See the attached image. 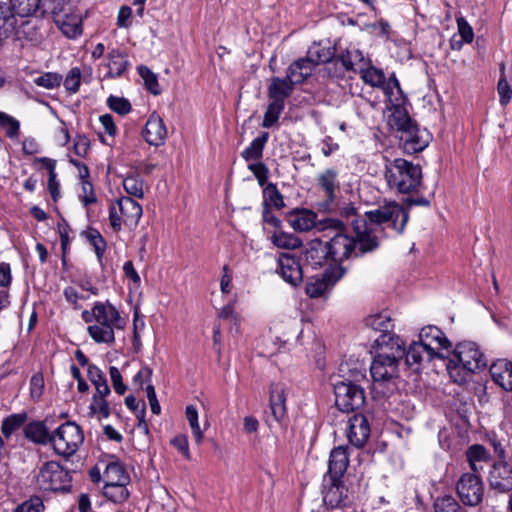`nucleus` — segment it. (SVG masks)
<instances>
[{"label": "nucleus", "instance_id": "obj_1", "mask_svg": "<svg viewBox=\"0 0 512 512\" xmlns=\"http://www.w3.org/2000/svg\"><path fill=\"white\" fill-rule=\"evenodd\" d=\"M321 230L331 229L335 234L324 241L331 261L340 263L354 254L363 255L375 250L379 246L378 238L368 227L365 219H356L352 222L353 235L346 233L343 222L335 218L324 219L321 223Z\"/></svg>", "mask_w": 512, "mask_h": 512}, {"label": "nucleus", "instance_id": "obj_2", "mask_svg": "<svg viewBox=\"0 0 512 512\" xmlns=\"http://www.w3.org/2000/svg\"><path fill=\"white\" fill-rule=\"evenodd\" d=\"M379 349L370 366L373 379L371 391L375 398H388L397 390L399 365L404 356V342L401 338L386 335L375 339Z\"/></svg>", "mask_w": 512, "mask_h": 512}, {"label": "nucleus", "instance_id": "obj_3", "mask_svg": "<svg viewBox=\"0 0 512 512\" xmlns=\"http://www.w3.org/2000/svg\"><path fill=\"white\" fill-rule=\"evenodd\" d=\"M81 318L89 324L87 333L92 340L108 346L115 343V332L126 326V318L108 300L96 301L90 310L82 311Z\"/></svg>", "mask_w": 512, "mask_h": 512}, {"label": "nucleus", "instance_id": "obj_4", "mask_svg": "<svg viewBox=\"0 0 512 512\" xmlns=\"http://www.w3.org/2000/svg\"><path fill=\"white\" fill-rule=\"evenodd\" d=\"M384 176L388 187L401 194L418 192L422 183L421 166L402 158L387 159Z\"/></svg>", "mask_w": 512, "mask_h": 512}, {"label": "nucleus", "instance_id": "obj_5", "mask_svg": "<svg viewBox=\"0 0 512 512\" xmlns=\"http://www.w3.org/2000/svg\"><path fill=\"white\" fill-rule=\"evenodd\" d=\"M449 357L447 370L455 382L462 381L460 370L467 373H476L487 366V359L480 351L478 345L471 341L459 343Z\"/></svg>", "mask_w": 512, "mask_h": 512}, {"label": "nucleus", "instance_id": "obj_6", "mask_svg": "<svg viewBox=\"0 0 512 512\" xmlns=\"http://www.w3.org/2000/svg\"><path fill=\"white\" fill-rule=\"evenodd\" d=\"M389 123L392 128L401 132L400 141L406 153H418L428 146L430 134L426 130L420 131L405 110H395L390 116Z\"/></svg>", "mask_w": 512, "mask_h": 512}, {"label": "nucleus", "instance_id": "obj_7", "mask_svg": "<svg viewBox=\"0 0 512 512\" xmlns=\"http://www.w3.org/2000/svg\"><path fill=\"white\" fill-rule=\"evenodd\" d=\"M365 217L372 224H385L402 234L409 221V210L396 201L385 200L377 208L365 212Z\"/></svg>", "mask_w": 512, "mask_h": 512}, {"label": "nucleus", "instance_id": "obj_8", "mask_svg": "<svg viewBox=\"0 0 512 512\" xmlns=\"http://www.w3.org/2000/svg\"><path fill=\"white\" fill-rule=\"evenodd\" d=\"M35 480L37 487L45 492H69L72 488L70 472L57 461L40 465Z\"/></svg>", "mask_w": 512, "mask_h": 512}, {"label": "nucleus", "instance_id": "obj_9", "mask_svg": "<svg viewBox=\"0 0 512 512\" xmlns=\"http://www.w3.org/2000/svg\"><path fill=\"white\" fill-rule=\"evenodd\" d=\"M83 442V430L74 421H66L51 433L50 444L54 451L66 458L74 455Z\"/></svg>", "mask_w": 512, "mask_h": 512}, {"label": "nucleus", "instance_id": "obj_10", "mask_svg": "<svg viewBox=\"0 0 512 512\" xmlns=\"http://www.w3.org/2000/svg\"><path fill=\"white\" fill-rule=\"evenodd\" d=\"M141 205L128 196L116 199L109 207V222L115 232H119L122 226L136 227L142 216Z\"/></svg>", "mask_w": 512, "mask_h": 512}, {"label": "nucleus", "instance_id": "obj_11", "mask_svg": "<svg viewBox=\"0 0 512 512\" xmlns=\"http://www.w3.org/2000/svg\"><path fill=\"white\" fill-rule=\"evenodd\" d=\"M321 495L327 509H343L352 504V491L347 479L323 477Z\"/></svg>", "mask_w": 512, "mask_h": 512}, {"label": "nucleus", "instance_id": "obj_12", "mask_svg": "<svg viewBox=\"0 0 512 512\" xmlns=\"http://www.w3.org/2000/svg\"><path fill=\"white\" fill-rule=\"evenodd\" d=\"M335 405L342 412H353L365 403L364 389L353 380H342L334 384Z\"/></svg>", "mask_w": 512, "mask_h": 512}, {"label": "nucleus", "instance_id": "obj_13", "mask_svg": "<svg viewBox=\"0 0 512 512\" xmlns=\"http://www.w3.org/2000/svg\"><path fill=\"white\" fill-rule=\"evenodd\" d=\"M346 269L338 264L328 267L320 277H310L305 291L310 298H319L329 292L344 276Z\"/></svg>", "mask_w": 512, "mask_h": 512}, {"label": "nucleus", "instance_id": "obj_14", "mask_svg": "<svg viewBox=\"0 0 512 512\" xmlns=\"http://www.w3.org/2000/svg\"><path fill=\"white\" fill-rule=\"evenodd\" d=\"M456 491L465 505H478L484 494L483 483L478 473H463L456 484Z\"/></svg>", "mask_w": 512, "mask_h": 512}, {"label": "nucleus", "instance_id": "obj_15", "mask_svg": "<svg viewBox=\"0 0 512 512\" xmlns=\"http://www.w3.org/2000/svg\"><path fill=\"white\" fill-rule=\"evenodd\" d=\"M416 342L421 343L424 348L437 356V358L443 359L447 358L443 350H446V353L449 354V348L451 347V343L445 334L439 328L432 325L421 329L419 340Z\"/></svg>", "mask_w": 512, "mask_h": 512}, {"label": "nucleus", "instance_id": "obj_16", "mask_svg": "<svg viewBox=\"0 0 512 512\" xmlns=\"http://www.w3.org/2000/svg\"><path fill=\"white\" fill-rule=\"evenodd\" d=\"M337 178L338 172L333 168H328L318 175V186L325 195V199L320 204V208L323 211L332 212L335 210L336 193L339 191V182Z\"/></svg>", "mask_w": 512, "mask_h": 512}, {"label": "nucleus", "instance_id": "obj_17", "mask_svg": "<svg viewBox=\"0 0 512 512\" xmlns=\"http://www.w3.org/2000/svg\"><path fill=\"white\" fill-rule=\"evenodd\" d=\"M488 482L491 489L500 493L512 490V466L500 460L492 465L488 475Z\"/></svg>", "mask_w": 512, "mask_h": 512}, {"label": "nucleus", "instance_id": "obj_18", "mask_svg": "<svg viewBox=\"0 0 512 512\" xmlns=\"http://www.w3.org/2000/svg\"><path fill=\"white\" fill-rule=\"evenodd\" d=\"M278 272L284 281L292 286H297L302 282L303 269L300 260L291 253L279 255Z\"/></svg>", "mask_w": 512, "mask_h": 512}, {"label": "nucleus", "instance_id": "obj_19", "mask_svg": "<svg viewBox=\"0 0 512 512\" xmlns=\"http://www.w3.org/2000/svg\"><path fill=\"white\" fill-rule=\"evenodd\" d=\"M370 60L365 59L363 53L358 49L347 50L336 58L339 63L338 68L334 70L333 77H341L347 71L358 73Z\"/></svg>", "mask_w": 512, "mask_h": 512}, {"label": "nucleus", "instance_id": "obj_20", "mask_svg": "<svg viewBox=\"0 0 512 512\" xmlns=\"http://www.w3.org/2000/svg\"><path fill=\"white\" fill-rule=\"evenodd\" d=\"M145 141L152 146H161L167 138V128L157 112L150 114L145 127L142 131Z\"/></svg>", "mask_w": 512, "mask_h": 512}, {"label": "nucleus", "instance_id": "obj_21", "mask_svg": "<svg viewBox=\"0 0 512 512\" xmlns=\"http://www.w3.org/2000/svg\"><path fill=\"white\" fill-rule=\"evenodd\" d=\"M370 436V425L363 414H355L349 419L347 437L355 447H363Z\"/></svg>", "mask_w": 512, "mask_h": 512}, {"label": "nucleus", "instance_id": "obj_22", "mask_svg": "<svg viewBox=\"0 0 512 512\" xmlns=\"http://www.w3.org/2000/svg\"><path fill=\"white\" fill-rule=\"evenodd\" d=\"M347 446H338L330 452L328 470L323 477L345 478L349 466V454Z\"/></svg>", "mask_w": 512, "mask_h": 512}, {"label": "nucleus", "instance_id": "obj_23", "mask_svg": "<svg viewBox=\"0 0 512 512\" xmlns=\"http://www.w3.org/2000/svg\"><path fill=\"white\" fill-rule=\"evenodd\" d=\"M434 358H437V356L416 341H413L407 350L404 348V364L413 372L418 373L421 370L423 362H430Z\"/></svg>", "mask_w": 512, "mask_h": 512}, {"label": "nucleus", "instance_id": "obj_24", "mask_svg": "<svg viewBox=\"0 0 512 512\" xmlns=\"http://www.w3.org/2000/svg\"><path fill=\"white\" fill-rule=\"evenodd\" d=\"M303 260L315 269L331 261L325 242L320 239L310 241L303 252Z\"/></svg>", "mask_w": 512, "mask_h": 512}, {"label": "nucleus", "instance_id": "obj_25", "mask_svg": "<svg viewBox=\"0 0 512 512\" xmlns=\"http://www.w3.org/2000/svg\"><path fill=\"white\" fill-rule=\"evenodd\" d=\"M491 378L505 391H512V361L498 359L490 366Z\"/></svg>", "mask_w": 512, "mask_h": 512}, {"label": "nucleus", "instance_id": "obj_26", "mask_svg": "<svg viewBox=\"0 0 512 512\" xmlns=\"http://www.w3.org/2000/svg\"><path fill=\"white\" fill-rule=\"evenodd\" d=\"M295 85L287 75L285 78L272 77L268 86V97L273 102L285 105V100L292 95Z\"/></svg>", "mask_w": 512, "mask_h": 512}, {"label": "nucleus", "instance_id": "obj_27", "mask_svg": "<svg viewBox=\"0 0 512 512\" xmlns=\"http://www.w3.org/2000/svg\"><path fill=\"white\" fill-rule=\"evenodd\" d=\"M315 68V61L313 57L299 58L294 61L287 69V76L289 79L297 84L304 83L308 77L312 75Z\"/></svg>", "mask_w": 512, "mask_h": 512}, {"label": "nucleus", "instance_id": "obj_28", "mask_svg": "<svg viewBox=\"0 0 512 512\" xmlns=\"http://www.w3.org/2000/svg\"><path fill=\"white\" fill-rule=\"evenodd\" d=\"M50 0H10L13 11L20 17L46 13Z\"/></svg>", "mask_w": 512, "mask_h": 512}, {"label": "nucleus", "instance_id": "obj_29", "mask_svg": "<svg viewBox=\"0 0 512 512\" xmlns=\"http://www.w3.org/2000/svg\"><path fill=\"white\" fill-rule=\"evenodd\" d=\"M45 421H31L24 427L25 437L35 443L46 445L51 443V433H49Z\"/></svg>", "mask_w": 512, "mask_h": 512}, {"label": "nucleus", "instance_id": "obj_30", "mask_svg": "<svg viewBox=\"0 0 512 512\" xmlns=\"http://www.w3.org/2000/svg\"><path fill=\"white\" fill-rule=\"evenodd\" d=\"M108 72L106 74L107 78H119L121 77L129 66V61L127 59V54L122 52L119 49H112L109 51L108 55Z\"/></svg>", "mask_w": 512, "mask_h": 512}, {"label": "nucleus", "instance_id": "obj_31", "mask_svg": "<svg viewBox=\"0 0 512 512\" xmlns=\"http://www.w3.org/2000/svg\"><path fill=\"white\" fill-rule=\"evenodd\" d=\"M309 57H313L315 66L320 63H327L326 67L328 74L333 77L334 70L338 68L339 63H336L335 48L334 47H320L317 45L308 51Z\"/></svg>", "mask_w": 512, "mask_h": 512}, {"label": "nucleus", "instance_id": "obj_32", "mask_svg": "<svg viewBox=\"0 0 512 512\" xmlns=\"http://www.w3.org/2000/svg\"><path fill=\"white\" fill-rule=\"evenodd\" d=\"M270 408L276 421H280L286 414V396L284 388L280 384H272L270 387Z\"/></svg>", "mask_w": 512, "mask_h": 512}, {"label": "nucleus", "instance_id": "obj_33", "mask_svg": "<svg viewBox=\"0 0 512 512\" xmlns=\"http://www.w3.org/2000/svg\"><path fill=\"white\" fill-rule=\"evenodd\" d=\"M365 323L374 331L380 332V335L376 339H380L384 335H386L388 338H400L399 336H396L391 333L394 324L390 316L386 314L380 313L376 315H371L368 318H366Z\"/></svg>", "mask_w": 512, "mask_h": 512}, {"label": "nucleus", "instance_id": "obj_34", "mask_svg": "<svg viewBox=\"0 0 512 512\" xmlns=\"http://www.w3.org/2000/svg\"><path fill=\"white\" fill-rule=\"evenodd\" d=\"M316 214L309 210L296 211L289 217V223L295 231L307 232L316 225Z\"/></svg>", "mask_w": 512, "mask_h": 512}, {"label": "nucleus", "instance_id": "obj_35", "mask_svg": "<svg viewBox=\"0 0 512 512\" xmlns=\"http://www.w3.org/2000/svg\"><path fill=\"white\" fill-rule=\"evenodd\" d=\"M105 484H118V483H129L130 477L124 467V465L114 460L106 465L104 471Z\"/></svg>", "mask_w": 512, "mask_h": 512}, {"label": "nucleus", "instance_id": "obj_36", "mask_svg": "<svg viewBox=\"0 0 512 512\" xmlns=\"http://www.w3.org/2000/svg\"><path fill=\"white\" fill-rule=\"evenodd\" d=\"M466 458L473 473H479L483 469V465L476 467V463H488L490 461L488 451L480 444L470 446L466 451Z\"/></svg>", "mask_w": 512, "mask_h": 512}, {"label": "nucleus", "instance_id": "obj_37", "mask_svg": "<svg viewBox=\"0 0 512 512\" xmlns=\"http://www.w3.org/2000/svg\"><path fill=\"white\" fill-rule=\"evenodd\" d=\"M269 139L268 132H262L251 144L241 153L246 161L260 160L263 157V150Z\"/></svg>", "mask_w": 512, "mask_h": 512}, {"label": "nucleus", "instance_id": "obj_38", "mask_svg": "<svg viewBox=\"0 0 512 512\" xmlns=\"http://www.w3.org/2000/svg\"><path fill=\"white\" fill-rule=\"evenodd\" d=\"M263 208L274 207L277 210L282 209L285 206L283 195L274 183H267L263 188Z\"/></svg>", "mask_w": 512, "mask_h": 512}, {"label": "nucleus", "instance_id": "obj_39", "mask_svg": "<svg viewBox=\"0 0 512 512\" xmlns=\"http://www.w3.org/2000/svg\"><path fill=\"white\" fill-rule=\"evenodd\" d=\"M83 235L88 240L90 245L93 246L98 262L100 265H103V256L107 248L106 240L95 228H88L83 232Z\"/></svg>", "mask_w": 512, "mask_h": 512}, {"label": "nucleus", "instance_id": "obj_40", "mask_svg": "<svg viewBox=\"0 0 512 512\" xmlns=\"http://www.w3.org/2000/svg\"><path fill=\"white\" fill-rule=\"evenodd\" d=\"M361 79L372 87H383L385 85V75L382 70L372 66L370 61L358 72Z\"/></svg>", "mask_w": 512, "mask_h": 512}, {"label": "nucleus", "instance_id": "obj_41", "mask_svg": "<svg viewBox=\"0 0 512 512\" xmlns=\"http://www.w3.org/2000/svg\"><path fill=\"white\" fill-rule=\"evenodd\" d=\"M12 10L11 4L0 0V38L6 37L14 29L15 18Z\"/></svg>", "mask_w": 512, "mask_h": 512}, {"label": "nucleus", "instance_id": "obj_42", "mask_svg": "<svg viewBox=\"0 0 512 512\" xmlns=\"http://www.w3.org/2000/svg\"><path fill=\"white\" fill-rule=\"evenodd\" d=\"M128 483L105 484L103 488L104 496L115 504L124 503L129 497L127 489Z\"/></svg>", "mask_w": 512, "mask_h": 512}, {"label": "nucleus", "instance_id": "obj_43", "mask_svg": "<svg viewBox=\"0 0 512 512\" xmlns=\"http://www.w3.org/2000/svg\"><path fill=\"white\" fill-rule=\"evenodd\" d=\"M26 412L11 414L2 421L1 431L6 438H9L16 430L22 427L27 421Z\"/></svg>", "mask_w": 512, "mask_h": 512}, {"label": "nucleus", "instance_id": "obj_44", "mask_svg": "<svg viewBox=\"0 0 512 512\" xmlns=\"http://www.w3.org/2000/svg\"><path fill=\"white\" fill-rule=\"evenodd\" d=\"M272 242L275 246L283 249H296L302 245V241L294 234L283 231L275 232L272 235Z\"/></svg>", "mask_w": 512, "mask_h": 512}, {"label": "nucleus", "instance_id": "obj_45", "mask_svg": "<svg viewBox=\"0 0 512 512\" xmlns=\"http://www.w3.org/2000/svg\"><path fill=\"white\" fill-rule=\"evenodd\" d=\"M89 416L97 420L107 419L111 415V408L108 401L104 398H93L89 404Z\"/></svg>", "mask_w": 512, "mask_h": 512}, {"label": "nucleus", "instance_id": "obj_46", "mask_svg": "<svg viewBox=\"0 0 512 512\" xmlns=\"http://www.w3.org/2000/svg\"><path fill=\"white\" fill-rule=\"evenodd\" d=\"M144 181L142 177L138 174H132L127 176L123 180V188L124 190L131 196L136 198L144 197V189H143Z\"/></svg>", "mask_w": 512, "mask_h": 512}, {"label": "nucleus", "instance_id": "obj_47", "mask_svg": "<svg viewBox=\"0 0 512 512\" xmlns=\"http://www.w3.org/2000/svg\"><path fill=\"white\" fill-rule=\"evenodd\" d=\"M138 73L144 81L145 88L153 95H159L161 93L158 78L147 66L140 65L138 67Z\"/></svg>", "mask_w": 512, "mask_h": 512}, {"label": "nucleus", "instance_id": "obj_48", "mask_svg": "<svg viewBox=\"0 0 512 512\" xmlns=\"http://www.w3.org/2000/svg\"><path fill=\"white\" fill-rule=\"evenodd\" d=\"M434 511L435 512H467L464 507H462L454 497L452 496H444L441 498H437L434 502Z\"/></svg>", "mask_w": 512, "mask_h": 512}, {"label": "nucleus", "instance_id": "obj_49", "mask_svg": "<svg viewBox=\"0 0 512 512\" xmlns=\"http://www.w3.org/2000/svg\"><path fill=\"white\" fill-rule=\"evenodd\" d=\"M284 108V104L271 101L265 111L263 122L261 124L262 127L271 128L274 126L278 122L280 114L283 112Z\"/></svg>", "mask_w": 512, "mask_h": 512}, {"label": "nucleus", "instance_id": "obj_50", "mask_svg": "<svg viewBox=\"0 0 512 512\" xmlns=\"http://www.w3.org/2000/svg\"><path fill=\"white\" fill-rule=\"evenodd\" d=\"M185 414L196 442L201 443L203 440V432L199 426L198 411L196 407L193 405L187 406Z\"/></svg>", "mask_w": 512, "mask_h": 512}, {"label": "nucleus", "instance_id": "obj_51", "mask_svg": "<svg viewBox=\"0 0 512 512\" xmlns=\"http://www.w3.org/2000/svg\"><path fill=\"white\" fill-rule=\"evenodd\" d=\"M63 80V77L61 74L56 72H47L43 75L37 77L34 79V83L37 86L46 88V89H53L58 86H60L61 82Z\"/></svg>", "mask_w": 512, "mask_h": 512}, {"label": "nucleus", "instance_id": "obj_52", "mask_svg": "<svg viewBox=\"0 0 512 512\" xmlns=\"http://www.w3.org/2000/svg\"><path fill=\"white\" fill-rule=\"evenodd\" d=\"M0 126L5 129L9 138H15L19 135L20 123L12 116L0 111Z\"/></svg>", "mask_w": 512, "mask_h": 512}, {"label": "nucleus", "instance_id": "obj_53", "mask_svg": "<svg viewBox=\"0 0 512 512\" xmlns=\"http://www.w3.org/2000/svg\"><path fill=\"white\" fill-rule=\"evenodd\" d=\"M81 70L78 67H73L68 74L66 75L65 79L63 81V85L65 89L71 93L74 94L78 92L81 84Z\"/></svg>", "mask_w": 512, "mask_h": 512}, {"label": "nucleus", "instance_id": "obj_54", "mask_svg": "<svg viewBox=\"0 0 512 512\" xmlns=\"http://www.w3.org/2000/svg\"><path fill=\"white\" fill-rule=\"evenodd\" d=\"M107 106L119 115H126L131 111V104L124 97L110 95L107 99Z\"/></svg>", "mask_w": 512, "mask_h": 512}, {"label": "nucleus", "instance_id": "obj_55", "mask_svg": "<svg viewBox=\"0 0 512 512\" xmlns=\"http://www.w3.org/2000/svg\"><path fill=\"white\" fill-rule=\"evenodd\" d=\"M497 91L500 97V104L503 106L507 105L512 98V89L504 75H501L498 81Z\"/></svg>", "mask_w": 512, "mask_h": 512}, {"label": "nucleus", "instance_id": "obj_56", "mask_svg": "<svg viewBox=\"0 0 512 512\" xmlns=\"http://www.w3.org/2000/svg\"><path fill=\"white\" fill-rule=\"evenodd\" d=\"M44 511V504L41 498L39 497H32L29 500L23 502L20 504L16 509L15 512H43Z\"/></svg>", "mask_w": 512, "mask_h": 512}, {"label": "nucleus", "instance_id": "obj_57", "mask_svg": "<svg viewBox=\"0 0 512 512\" xmlns=\"http://www.w3.org/2000/svg\"><path fill=\"white\" fill-rule=\"evenodd\" d=\"M458 33L465 43H471L474 39V32L471 25L464 17H458L457 20Z\"/></svg>", "mask_w": 512, "mask_h": 512}, {"label": "nucleus", "instance_id": "obj_58", "mask_svg": "<svg viewBox=\"0 0 512 512\" xmlns=\"http://www.w3.org/2000/svg\"><path fill=\"white\" fill-rule=\"evenodd\" d=\"M170 444L177 449L187 460H190L191 454L189 451L188 438L184 434H179L171 439Z\"/></svg>", "mask_w": 512, "mask_h": 512}, {"label": "nucleus", "instance_id": "obj_59", "mask_svg": "<svg viewBox=\"0 0 512 512\" xmlns=\"http://www.w3.org/2000/svg\"><path fill=\"white\" fill-rule=\"evenodd\" d=\"M109 373H110L112 386H113L115 392L119 395H123L126 392L127 387L123 383L122 375H121L119 369L115 366H111L109 369Z\"/></svg>", "mask_w": 512, "mask_h": 512}, {"label": "nucleus", "instance_id": "obj_60", "mask_svg": "<svg viewBox=\"0 0 512 512\" xmlns=\"http://www.w3.org/2000/svg\"><path fill=\"white\" fill-rule=\"evenodd\" d=\"M63 295L66 301L72 305L74 309H79L81 305L79 304V300H85L87 297L81 295L74 287L68 286L64 289Z\"/></svg>", "mask_w": 512, "mask_h": 512}, {"label": "nucleus", "instance_id": "obj_61", "mask_svg": "<svg viewBox=\"0 0 512 512\" xmlns=\"http://www.w3.org/2000/svg\"><path fill=\"white\" fill-rule=\"evenodd\" d=\"M88 378L94 386L100 385L102 382H107L103 372L93 364L88 366Z\"/></svg>", "mask_w": 512, "mask_h": 512}, {"label": "nucleus", "instance_id": "obj_62", "mask_svg": "<svg viewBox=\"0 0 512 512\" xmlns=\"http://www.w3.org/2000/svg\"><path fill=\"white\" fill-rule=\"evenodd\" d=\"M90 148L89 139L86 136H78L74 143V152L80 157H85Z\"/></svg>", "mask_w": 512, "mask_h": 512}, {"label": "nucleus", "instance_id": "obj_63", "mask_svg": "<svg viewBox=\"0 0 512 512\" xmlns=\"http://www.w3.org/2000/svg\"><path fill=\"white\" fill-rule=\"evenodd\" d=\"M131 15V8L129 6H122L118 12L117 25L121 28H127L130 25L129 19Z\"/></svg>", "mask_w": 512, "mask_h": 512}, {"label": "nucleus", "instance_id": "obj_64", "mask_svg": "<svg viewBox=\"0 0 512 512\" xmlns=\"http://www.w3.org/2000/svg\"><path fill=\"white\" fill-rule=\"evenodd\" d=\"M99 120H100V123L102 124L105 132L108 135H110V136L116 135L117 128L115 126L114 119L110 114L101 115Z\"/></svg>", "mask_w": 512, "mask_h": 512}]
</instances>
